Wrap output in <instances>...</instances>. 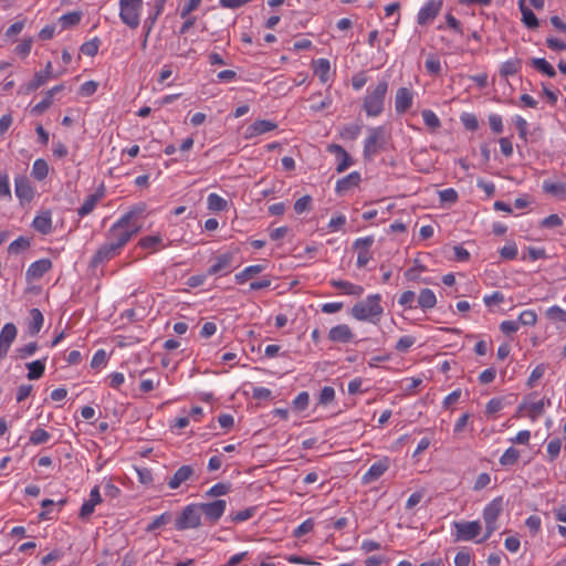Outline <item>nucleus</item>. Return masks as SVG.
Returning <instances> with one entry per match:
<instances>
[{
    "mask_svg": "<svg viewBox=\"0 0 566 566\" xmlns=\"http://www.w3.org/2000/svg\"><path fill=\"white\" fill-rule=\"evenodd\" d=\"M140 227L135 221V212L129 211L122 216L107 231L106 240L118 251L138 233Z\"/></svg>",
    "mask_w": 566,
    "mask_h": 566,
    "instance_id": "f257e3e1",
    "label": "nucleus"
},
{
    "mask_svg": "<svg viewBox=\"0 0 566 566\" xmlns=\"http://www.w3.org/2000/svg\"><path fill=\"white\" fill-rule=\"evenodd\" d=\"M551 405L549 398L542 396L537 391H532L522 397L521 402L516 407L514 417L526 418L531 422H536L544 416Z\"/></svg>",
    "mask_w": 566,
    "mask_h": 566,
    "instance_id": "f03ea898",
    "label": "nucleus"
},
{
    "mask_svg": "<svg viewBox=\"0 0 566 566\" xmlns=\"http://www.w3.org/2000/svg\"><path fill=\"white\" fill-rule=\"evenodd\" d=\"M238 250H228L219 252L211 258V265L208 268V274L210 276H227L237 266L235 256Z\"/></svg>",
    "mask_w": 566,
    "mask_h": 566,
    "instance_id": "7ed1b4c3",
    "label": "nucleus"
},
{
    "mask_svg": "<svg viewBox=\"0 0 566 566\" xmlns=\"http://www.w3.org/2000/svg\"><path fill=\"white\" fill-rule=\"evenodd\" d=\"M119 19L132 30H135L140 24L144 1L143 0H119Z\"/></svg>",
    "mask_w": 566,
    "mask_h": 566,
    "instance_id": "20e7f679",
    "label": "nucleus"
},
{
    "mask_svg": "<svg viewBox=\"0 0 566 566\" xmlns=\"http://www.w3.org/2000/svg\"><path fill=\"white\" fill-rule=\"evenodd\" d=\"M503 510V499L501 496L493 499L485 505L482 512V517L485 524V533L482 538L478 539L476 543H483L492 536V534L499 528L497 518Z\"/></svg>",
    "mask_w": 566,
    "mask_h": 566,
    "instance_id": "39448f33",
    "label": "nucleus"
},
{
    "mask_svg": "<svg viewBox=\"0 0 566 566\" xmlns=\"http://www.w3.org/2000/svg\"><path fill=\"white\" fill-rule=\"evenodd\" d=\"M377 295L368 296L365 301L355 304L352 315L359 321H375L382 313V307Z\"/></svg>",
    "mask_w": 566,
    "mask_h": 566,
    "instance_id": "423d86ee",
    "label": "nucleus"
},
{
    "mask_svg": "<svg viewBox=\"0 0 566 566\" xmlns=\"http://www.w3.org/2000/svg\"><path fill=\"white\" fill-rule=\"evenodd\" d=\"M201 511L198 503L186 505L175 521L178 531L198 528L201 526Z\"/></svg>",
    "mask_w": 566,
    "mask_h": 566,
    "instance_id": "0eeeda50",
    "label": "nucleus"
},
{
    "mask_svg": "<svg viewBox=\"0 0 566 566\" xmlns=\"http://www.w3.org/2000/svg\"><path fill=\"white\" fill-rule=\"evenodd\" d=\"M387 83L379 82L376 87L367 94L364 101V109L368 116H378L384 109Z\"/></svg>",
    "mask_w": 566,
    "mask_h": 566,
    "instance_id": "6e6552de",
    "label": "nucleus"
},
{
    "mask_svg": "<svg viewBox=\"0 0 566 566\" xmlns=\"http://www.w3.org/2000/svg\"><path fill=\"white\" fill-rule=\"evenodd\" d=\"M452 527V535L455 542L473 541L482 531V526L479 521L453 522Z\"/></svg>",
    "mask_w": 566,
    "mask_h": 566,
    "instance_id": "1a4fd4ad",
    "label": "nucleus"
},
{
    "mask_svg": "<svg viewBox=\"0 0 566 566\" xmlns=\"http://www.w3.org/2000/svg\"><path fill=\"white\" fill-rule=\"evenodd\" d=\"M443 0H427L417 13L416 21L419 25L430 24L441 12Z\"/></svg>",
    "mask_w": 566,
    "mask_h": 566,
    "instance_id": "9d476101",
    "label": "nucleus"
},
{
    "mask_svg": "<svg viewBox=\"0 0 566 566\" xmlns=\"http://www.w3.org/2000/svg\"><path fill=\"white\" fill-rule=\"evenodd\" d=\"M199 478L197 470L193 465L185 464L176 470L171 478H169L167 485L170 490L179 489L184 483L195 481Z\"/></svg>",
    "mask_w": 566,
    "mask_h": 566,
    "instance_id": "9b49d317",
    "label": "nucleus"
},
{
    "mask_svg": "<svg viewBox=\"0 0 566 566\" xmlns=\"http://www.w3.org/2000/svg\"><path fill=\"white\" fill-rule=\"evenodd\" d=\"M198 505L200 507L201 514L205 515V518L212 524L217 523L221 518L227 509L226 500L198 503Z\"/></svg>",
    "mask_w": 566,
    "mask_h": 566,
    "instance_id": "f8f14e48",
    "label": "nucleus"
},
{
    "mask_svg": "<svg viewBox=\"0 0 566 566\" xmlns=\"http://www.w3.org/2000/svg\"><path fill=\"white\" fill-rule=\"evenodd\" d=\"M385 145V130L381 127L370 129L364 146L366 156H375Z\"/></svg>",
    "mask_w": 566,
    "mask_h": 566,
    "instance_id": "ddd939ff",
    "label": "nucleus"
},
{
    "mask_svg": "<svg viewBox=\"0 0 566 566\" xmlns=\"http://www.w3.org/2000/svg\"><path fill=\"white\" fill-rule=\"evenodd\" d=\"M374 243L373 237L358 238L353 244V249L357 253L356 264L358 268H364L371 259L370 247Z\"/></svg>",
    "mask_w": 566,
    "mask_h": 566,
    "instance_id": "4468645a",
    "label": "nucleus"
},
{
    "mask_svg": "<svg viewBox=\"0 0 566 566\" xmlns=\"http://www.w3.org/2000/svg\"><path fill=\"white\" fill-rule=\"evenodd\" d=\"M277 128V124L270 119H256L252 124H250L244 130V138L252 139L260 135L270 133Z\"/></svg>",
    "mask_w": 566,
    "mask_h": 566,
    "instance_id": "2eb2a0df",
    "label": "nucleus"
},
{
    "mask_svg": "<svg viewBox=\"0 0 566 566\" xmlns=\"http://www.w3.org/2000/svg\"><path fill=\"white\" fill-rule=\"evenodd\" d=\"M18 329L13 323L3 325L0 332V358L7 357L12 343L15 340Z\"/></svg>",
    "mask_w": 566,
    "mask_h": 566,
    "instance_id": "dca6fc26",
    "label": "nucleus"
},
{
    "mask_svg": "<svg viewBox=\"0 0 566 566\" xmlns=\"http://www.w3.org/2000/svg\"><path fill=\"white\" fill-rule=\"evenodd\" d=\"M415 93L411 88L400 87L396 92L395 108L398 114L406 113L413 104Z\"/></svg>",
    "mask_w": 566,
    "mask_h": 566,
    "instance_id": "f3484780",
    "label": "nucleus"
},
{
    "mask_svg": "<svg viewBox=\"0 0 566 566\" xmlns=\"http://www.w3.org/2000/svg\"><path fill=\"white\" fill-rule=\"evenodd\" d=\"M52 268V262L49 259H40L32 262L25 276L28 281H36L40 280L46 272H49Z\"/></svg>",
    "mask_w": 566,
    "mask_h": 566,
    "instance_id": "a211bd4d",
    "label": "nucleus"
},
{
    "mask_svg": "<svg viewBox=\"0 0 566 566\" xmlns=\"http://www.w3.org/2000/svg\"><path fill=\"white\" fill-rule=\"evenodd\" d=\"M14 191L22 202H30L34 197V188L27 177H17L14 179Z\"/></svg>",
    "mask_w": 566,
    "mask_h": 566,
    "instance_id": "6ab92c4d",
    "label": "nucleus"
},
{
    "mask_svg": "<svg viewBox=\"0 0 566 566\" xmlns=\"http://www.w3.org/2000/svg\"><path fill=\"white\" fill-rule=\"evenodd\" d=\"M65 86L63 84H59L48 90L44 97L32 107L31 113L34 115L43 114L53 104L54 95L62 92Z\"/></svg>",
    "mask_w": 566,
    "mask_h": 566,
    "instance_id": "aec40b11",
    "label": "nucleus"
},
{
    "mask_svg": "<svg viewBox=\"0 0 566 566\" xmlns=\"http://www.w3.org/2000/svg\"><path fill=\"white\" fill-rule=\"evenodd\" d=\"M311 65L314 75H316L319 78L321 83L325 84L333 78L329 60L324 57L316 59L312 61Z\"/></svg>",
    "mask_w": 566,
    "mask_h": 566,
    "instance_id": "412c9836",
    "label": "nucleus"
},
{
    "mask_svg": "<svg viewBox=\"0 0 566 566\" xmlns=\"http://www.w3.org/2000/svg\"><path fill=\"white\" fill-rule=\"evenodd\" d=\"M101 502L102 496L99 488L95 485L90 492V499L82 504L78 516L83 520L90 517L93 514L95 506Z\"/></svg>",
    "mask_w": 566,
    "mask_h": 566,
    "instance_id": "4be33fe9",
    "label": "nucleus"
},
{
    "mask_svg": "<svg viewBox=\"0 0 566 566\" xmlns=\"http://www.w3.org/2000/svg\"><path fill=\"white\" fill-rule=\"evenodd\" d=\"M360 180V174L358 171H353L336 182L335 191L338 195H346L355 189L359 185Z\"/></svg>",
    "mask_w": 566,
    "mask_h": 566,
    "instance_id": "5701e85b",
    "label": "nucleus"
},
{
    "mask_svg": "<svg viewBox=\"0 0 566 566\" xmlns=\"http://www.w3.org/2000/svg\"><path fill=\"white\" fill-rule=\"evenodd\" d=\"M265 269V263L245 266L242 271L235 273L234 282L239 285L245 284L249 280L253 279L255 275L263 272Z\"/></svg>",
    "mask_w": 566,
    "mask_h": 566,
    "instance_id": "b1692460",
    "label": "nucleus"
},
{
    "mask_svg": "<svg viewBox=\"0 0 566 566\" xmlns=\"http://www.w3.org/2000/svg\"><path fill=\"white\" fill-rule=\"evenodd\" d=\"M120 253V251H118L117 249H115L114 245H112L107 240L104 244H102L98 250L95 252V254L93 255V263L94 264H99V263H104L111 259H113L114 256L118 255Z\"/></svg>",
    "mask_w": 566,
    "mask_h": 566,
    "instance_id": "393cba45",
    "label": "nucleus"
},
{
    "mask_svg": "<svg viewBox=\"0 0 566 566\" xmlns=\"http://www.w3.org/2000/svg\"><path fill=\"white\" fill-rule=\"evenodd\" d=\"M328 337L333 342L349 343L354 338V334L348 325L340 324L331 328Z\"/></svg>",
    "mask_w": 566,
    "mask_h": 566,
    "instance_id": "a878e982",
    "label": "nucleus"
},
{
    "mask_svg": "<svg viewBox=\"0 0 566 566\" xmlns=\"http://www.w3.org/2000/svg\"><path fill=\"white\" fill-rule=\"evenodd\" d=\"M331 285L339 290L343 294L360 296L364 293L363 286L343 280H332Z\"/></svg>",
    "mask_w": 566,
    "mask_h": 566,
    "instance_id": "bb28decb",
    "label": "nucleus"
},
{
    "mask_svg": "<svg viewBox=\"0 0 566 566\" xmlns=\"http://www.w3.org/2000/svg\"><path fill=\"white\" fill-rule=\"evenodd\" d=\"M518 9L522 13V22L528 29L538 28V19L534 14V12L526 6L525 0H517Z\"/></svg>",
    "mask_w": 566,
    "mask_h": 566,
    "instance_id": "cd10ccee",
    "label": "nucleus"
},
{
    "mask_svg": "<svg viewBox=\"0 0 566 566\" xmlns=\"http://www.w3.org/2000/svg\"><path fill=\"white\" fill-rule=\"evenodd\" d=\"M418 305L422 311H428L437 305V297L432 290L422 289L418 296Z\"/></svg>",
    "mask_w": 566,
    "mask_h": 566,
    "instance_id": "c85d7f7f",
    "label": "nucleus"
},
{
    "mask_svg": "<svg viewBox=\"0 0 566 566\" xmlns=\"http://www.w3.org/2000/svg\"><path fill=\"white\" fill-rule=\"evenodd\" d=\"M388 465L386 461H379L374 463L368 471L364 474L363 481L365 483H370L380 478L387 470Z\"/></svg>",
    "mask_w": 566,
    "mask_h": 566,
    "instance_id": "c756f323",
    "label": "nucleus"
},
{
    "mask_svg": "<svg viewBox=\"0 0 566 566\" xmlns=\"http://www.w3.org/2000/svg\"><path fill=\"white\" fill-rule=\"evenodd\" d=\"M33 228L42 234H48L52 230V218L50 212H43L33 219Z\"/></svg>",
    "mask_w": 566,
    "mask_h": 566,
    "instance_id": "7c9ffc66",
    "label": "nucleus"
},
{
    "mask_svg": "<svg viewBox=\"0 0 566 566\" xmlns=\"http://www.w3.org/2000/svg\"><path fill=\"white\" fill-rule=\"evenodd\" d=\"M43 323L44 317L41 311L39 308H32L30 311V321L28 324L29 333L32 336L36 335L41 331Z\"/></svg>",
    "mask_w": 566,
    "mask_h": 566,
    "instance_id": "2f4dec72",
    "label": "nucleus"
},
{
    "mask_svg": "<svg viewBox=\"0 0 566 566\" xmlns=\"http://www.w3.org/2000/svg\"><path fill=\"white\" fill-rule=\"evenodd\" d=\"M562 451V440L553 438L546 443V461L553 463L557 460Z\"/></svg>",
    "mask_w": 566,
    "mask_h": 566,
    "instance_id": "473e14b6",
    "label": "nucleus"
},
{
    "mask_svg": "<svg viewBox=\"0 0 566 566\" xmlns=\"http://www.w3.org/2000/svg\"><path fill=\"white\" fill-rule=\"evenodd\" d=\"M543 190L546 193L552 196H556L559 198H566V184L565 182H554L551 180L543 181Z\"/></svg>",
    "mask_w": 566,
    "mask_h": 566,
    "instance_id": "72a5a7b5",
    "label": "nucleus"
},
{
    "mask_svg": "<svg viewBox=\"0 0 566 566\" xmlns=\"http://www.w3.org/2000/svg\"><path fill=\"white\" fill-rule=\"evenodd\" d=\"M49 171H50V167L44 159L38 158L34 160V163L32 165L31 175L35 180H38V181L44 180L48 177Z\"/></svg>",
    "mask_w": 566,
    "mask_h": 566,
    "instance_id": "f704fd0d",
    "label": "nucleus"
},
{
    "mask_svg": "<svg viewBox=\"0 0 566 566\" xmlns=\"http://www.w3.org/2000/svg\"><path fill=\"white\" fill-rule=\"evenodd\" d=\"M45 360L46 358H43L27 364L28 378L30 380L39 379L43 376L45 370Z\"/></svg>",
    "mask_w": 566,
    "mask_h": 566,
    "instance_id": "c9c22d12",
    "label": "nucleus"
},
{
    "mask_svg": "<svg viewBox=\"0 0 566 566\" xmlns=\"http://www.w3.org/2000/svg\"><path fill=\"white\" fill-rule=\"evenodd\" d=\"M138 244L143 249L150 250L151 252H156L164 248L163 238L158 234L144 237L139 240Z\"/></svg>",
    "mask_w": 566,
    "mask_h": 566,
    "instance_id": "e433bc0d",
    "label": "nucleus"
},
{
    "mask_svg": "<svg viewBox=\"0 0 566 566\" xmlns=\"http://www.w3.org/2000/svg\"><path fill=\"white\" fill-rule=\"evenodd\" d=\"M520 459V451L514 447L507 448L499 459L502 467H512L517 463Z\"/></svg>",
    "mask_w": 566,
    "mask_h": 566,
    "instance_id": "4c0bfd02",
    "label": "nucleus"
},
{
    "mask_svg": "<svg viewBox=\"0 0 566 566\" xmlns=\"http://www.w3.org/2000/svg\"><path fill=\"white\" fill-rule=\"evenodd\" d=\"M99 196L96 193L90 195L85 198L82 206L77 209V213L81 218L90 214L96 207L99 201Z\"/></svg>",
    "mask_w": 566,
    "mask_h": 566,
    "instance_id": "58836bf2",
    "label": "nucleus"
},
{
    "mask_svg": "<svg viewBox=\"0 0 566 566\" xmlns=\"http://www.w3.org/2000/svg\"><path fill=\"white\" fill-rule=\"evenodd\" d=\"M81 11H72L67 12L60 17L59 22L63 29H69L71 27L77 25L82 20Z\"/></svg>",
    "mask_w": 566,
    "mask_h": 566,
    "instance_id": "ea45409f",
    "label": "nucleus"
},
{
    "mask_svg": "<svg viewBox=\"0 0 566 566\" xmlns=\"http://www.w3.org/2000/svg\"><path fill=\"white\" fill-rule=\"evenodd\" d=\"M48 82H49V80L45 77V75H43L39 71V72H35L33 78L29 83H27L25 85H23L21 87V91H23L24 93L28 94L30 92L36 91L39 87L43 86Z\"/></svg>",
    "mask_w": 566,
    "mask_h": 566,
    "instance_id": "a19ab883",
    "label": "nucleus"
},
{
    "mask_svg": "<svg viewBox=\"0 0 566 566\" xmlns=\"http://www.w3.org/2000/svg\"><path fill=\"white\" fill-rule=\"evenodd\" d=\"M207 206L211 211H223L227 208L228 202L218 193L212 192L207 197Z\"/></svg>",
    "mask_w": 566,
    "mask_h": 566,
    "instance_id": "79ce46f5",
    "label": "nucleus"
},
{
    "mask_svg": "<svg viewBox=\"0 0 566 566\" xmlns=\"http://www.w3.org/2000/svg\"><path fill=\"white\" fill-rule=\"evenodd\" d=\"M532 65L535 70L547 75L548 77H554L556 75V71L553 65L543 57L533 59Z\"/></svg>",
    "mask_w": 566,
    "mask_h": 566,
    "instance_id": "37998d69",
    "label": "nucleus"
},
{
    "mask_svg": "<svg viewBox=\"0 0 566 566\" xmlns=\"http://www.w3.org/2000/svg\"><path fill=\"white\" fill-rule=\"evenodd\" d=\"M546 369L547 367L545 364H538L537 366H535L526 380V387L530 389L534 388L537 385V382L542 379V377L545 375Z\"/></svg>",
    "mask_w": 566,
    "mask_h": 566,
    "instance_id": "c03bdc74",
    "label": "nucleus"
},
{
    "mask_svg": "<svg viewBox=\"0 0 566 566\" xmlns=\"http://www.w3.org/2000/svg\"><path fill=\"white\" fill-rule=\"evenodd\" d=\"M421 116H422L424 125L429 129L436 130V129L440 128L441 120L439 119V117L437 116V114L433 111H431V109H423L421 112Z\"/></svg>",
    "mask_w": 566,
    "mask_h": 566,
    "instance_id": "a18cd8bd",
    "label": "nucleus"
},
{
    "mask_svg": "<svg viewBox=\"0 0 566 566\" xmlns=\"http://www.w3.org/2000/svg\"><path fill=\"white\" fill-rule=\"evenodd\" d=\"M424 69L430 75H439L441 73L440 59L434 54H429L424 61Z\"/></svg>",
    "mask_w": 566,
    "mask_h": 566,
    "instance_id": "49530a36",
    "label": "nucleus"
},
{
    "mask_svg": "<svg viewBox=\"0 0 566 566\" xmlns=\"http://www.w3.org/2000/svg\"><path fill=\"white\" fill-rule=\"evenodd\" d=\"M50 439L51 434L46 430L36 428L31 432L29 442L33 446H39L46 443Z\"/></svg>",
    "mask_w": 566,
    "mask_h": 566,
    "instance_id": "de8ad7c7",
    "label": "nucleus"
},
{
    "mask_svg": "<svg viewBox=\"0 0 566 566\" xmlns=\"http://www.w3.org/2000/svg\"><path fill=\"white\" fill-rule=\"evenodd\" d=\"M521 69V63L518 60H507L502 63L500 69V74L502 76H512L515 75Z\"/></svg>",
    "mask_w": 566,
    "mask_h": 566,
    "instance_id": "09e8293b",
    "label": "nucleus"
},
{
    "mask_svg": "<svg viewBox=\"0 0 566 566\" xmlns=\"http://www.w3.org/2000/svg\"><path fill=\"white\" fill-rule=\"evenodd\" d=\"M335 400V389L331 386H325L322 388L318 395V406L326 407L331 405Z\"/></svg>",
    "mask_w": 566,
    "mask_h": 566,
    "instance_id": "8fccbe9b",
    "label": "nucleus"
},
{
    "mask_svg": "<svg viewBox=\"0 0 566 566\" xmlns=\"http://www.w3.org/2000/svg\"><path fill=\"white\" fill-rule=\"evenodd\" d=\"M333 149L340 156L336 170L338 172H343L352 165V159H350L349 155L343 149V147H340L338 145H334Z\"/></svg>",
    "mask_w": 566,
    "mask_h": 566,
    "instance_id": "3c124183",
    "label": "nucleus"
},
{
    "mask_svg": "<svg viewBox=\"0 0 566 566\" xmlns=\"http://www.w3.org/2000/svg\"><path fill=\"white\" fill-rule=\"evenodd\" d=\"M504 408V399L501 397L491 398L485 405V415L491 417Z\"/></svg>",
    "mask_w": 566,
    "mask_h": 566,
    "instance_id": "603ef678",
    "label": "nucleus"
},
{
    "mask_svg": "<svg viewBox=\"0 0 566 566\" xmlns=\"http://www.w3.org/2000/svg\"><path fill=\"white\" fill-rule=\"evenodd\" d=\"M99 44H101L99 39L94 38L90 41L84 42L81 45L80 51H81V53H83L86 56H95L98 52Z\"/></svg>",
    "mask_w": 566,
    "mask_h": 566,
    "instance_id": "864d4df0",
    "label": "nucleus"
},
{
    "mask_svg": "<svg viewBox=\"0 0 566 566\" xmlns=\"http://www.w3.org/2000/svg\"><path fill=\"white\" fill-rule=\"evenodd\" d=\"M537 322V314L534 310H525L518 315V325L534 326Z\"/></svg>",
    "mask_w": 566,
    "mask_h": 566,
    "instance_id": "5fc2aeb1",
    "label": "nucleus"
},
{
    "mask_svg": "<svg viewBox=\"0 0 566 566\" xmlns=\"http://www.w3.org/2000/svg\"><path fill=\"white\" fill-rule=\"evenodd\" d=\"M38 350V344L35 342L29 343L20 348L15 349V357L18 359H25L35 354Z\"/></svg>",
    "mask_w": 566,
    "mask_h": 566,
    "instance_id": "6e6d98bb",
    "label": "nucleus"
},
{
    "mask_svg": "<svg viewBox=\"0 0 566 566\" xmlns=\"http://www.w3.org/2000/svg\"><path fill=\"white\" fill-rule=\"evenodd\" d=\"M513 123L517 129L518 137L526 140L527 132H528V123L521 115L513 116Z\"/></svg>",
    "mask_w": 566,
    "mask_h": 566,
    "instance_id": "4d7b16f0",
    "label": "nucleus"
},
{
    "mask_svg": "<svg viewBox=\"0 0 566 566\" xmlns=\"http://www.w3.org/2000/svg\"><path fill=\"white\" fill-rule=\"evenodd\" d=\"M29 247H30L29 240L27 238L19 237L18 239H15L14 241H12L9 244L8 251L10 253L17 254L20 251L27 250Z\"/></svg>",
    "mask_w": 566,
    "mask_h": 566,
    "instance_id": "13d9d810",
    "label": "nucleus"
},
{
    "mask_svg": "<svg viewBox=\"0 0 566 566\" xmlns=\"http://www.w3.org/2000/svg\"><path fill=\"white\" fill-rule=\"evenodd\" d=\"M310 395L307 391H301L292 401L294 409L303 411L308 407Z\"/></svg>",
    "mask_w": 566,
    "mask_h": 566,
    "instance_id": "bf43d9fd",
    "label": "nucleus"
},
{
    "mask_svg": "<svg viewBox=\"0 0 566 566\" xmlns=\"http://www.w3.org/2000/svg\"><path fill=\"white\" fill-rule=\"evenodd\" d=\"M460 119L463 126L471 132H474L479 128L478 117L472 113L462 114Z\"/></svg>",
    "mask_w": 566,
    "mask_h": 566,
    "instance_id": "052dcab7",
    "label": "nucleus"
},
{
    "mask_svg": "<svg viewBox=\"0 0 566 566\" xmlns=\"http://www.w3.org/2000/svg\"><path fill=\"white\" fill-rule=\"evenodd\" d=\"M33 39L32 38H25L23 39L14 49V52L20 55L21 57H27L32 49Z\"/></svg>",
    "mask_w": 566,
    "mask_h": 566,
    "instance_id": "680f3d73",
    "label": "nucleus"
},
{
    "mask_svg": "<svg viewBox=\"0 0 566 566\" xmlns=\"http://www.w3.org/2000/svg\"><path fill=\"white\" fill-rule=\"evenodd\" d=\"M160 385V377L156 376V378H145L142 379L139 384V389L142 392L147 394L156 389Z\"/></svg>",
    "mask_w": 566,
    "mask_h": 566,
    "instance_id": "e2e57ef3",
    "label": "nucleus"
},
{
    "mask_svg": "<svg viewBox=\"0 0 566 566\" xmlns=\"http://www.w3.org/2000/svg\"><path fill=\"white\" fill-rule=\"evenodd\" d=\"M55 505V502L50 499H45L41 502L42 512L39 513V518L42 521L52 520V509Z\"/></svg>",
    "mask_w": 566,
    "mask_h": 566,
    "instance_id": "0e129e2a",
    "label": "nucleus"
},
{
    "mask_svg": "<svg viewBox=\"0 0 566 566\" xmlns=\"http://www.w3.org/2000/svg\"><path fill=\"white\" fill-rule=\"evenodd\" d=\"M314 528V521L312 518H307L304 522H302L294 531L293 536L294 537H302L310 532H312Z\"/></svg>",
    "mask_w": 566,
    "mask_h": 566,
    "instance_id": "69168bd1",
    "label": "nucleus"
},
{
    "mask_svg": "<svg viewBox=\"0 0 566 566\" xmlns=\"http://www.w3.org/2000/svg\"><path fill=\"white\" fill-rule=\"evenodd\" d=\"M170 521L169 513H163L159 516L155 517L146 527L147 532H154L163 525H166Z\"/></svg>",
    "mask_w": 566,
    "mask_h": 566,
    "instance_id": "338daca9",
    "label": "nucleus"
},
{
    "mask_svg": "<svg viewBox=\"0 0 566 566\" xmlns=\"http://www.w3.org/2000/svg\"><path fill=\"white\" fill-rule=\"evenodd\" d=\"M546 315L551 319L566 322V311L559 307L558 305H553L548 307L546 311Z\"/></svg>",
    "mask_w": 566,
    "mask_h": 566,
    "instance_id": "774afa93",
    "label": "nucleus"
}]
</instances>
